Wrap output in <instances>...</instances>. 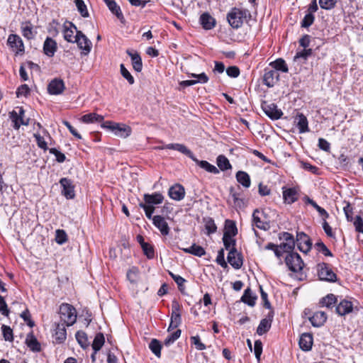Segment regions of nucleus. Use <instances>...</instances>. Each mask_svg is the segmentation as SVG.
<instances>
[{"mask_svg":"<svg viewBox=\"0 0 363 363\" xmlns=\"http://www.w3.org/2000/svg\"><path fill=\"white\" fill-rule=\"evenodd\" d=\"M59 314L61 321L67 326L72 325L77 320L76 309L69 303H62L60 305Z\"/></svg>","mask_w":363,"mask_h":363,"instance_id":"f257e3e1","label":"nucleus"},{"mask_svg":"<svg viewBox=\"0 0 363 363\" xmlns=\"http://www.w3.org/2000/svg\"><path fill=\"white\" fill-rule=\"evenodd\" d=\"M102 128H108L112 130L114 134L120 138H125L128 137L131 132V128L125 124L113 123L106 121L101 125Z\"/></svg>","mask_w":363,"mask_h":363,"instance_id":"f03ea898","label":"nucleus"},{"mask_svg":"<svg viewBox=\"0 0 363 363\" xmlns=\"http://www.w3.org/2000/svg\"><path fill=\"white\" fill-rule=\"evenodd\" d=\"M247 11L238 8H233L227 15V20L233 28H239L246 18Z\"/></svg>","mask_w":363,"mask_h":363,"instance_id":"7ed1b4c3","label":"nucleus"},{"mask_svg":"<svg viewBox=\"0 0 363 363\" xmlns=\"http://www.w3.org/2000/svg\"><path fill=\"white\" fill-rule=\"evenodd\" d=\"M318 275L320 280L335 282L337 280V275L330 268V267L324 262L317 265Z\"/></svg>","mask_w":363,"mask_h":363,"instance_id":"20e7f679","label":"nucleus"},{"mask_svg":"<svg viewBox=\"0 0 363 363\" xmlns=\"http://www.w3.org/2000/svg\"><path fill=\"white\" fill-rule=\"evenodd\" d=\"M285 262L289 269L294 272H300L304 265L300 255L294 252H291L286 255Z\"/></svg>","mask_w":363,"mask_h":363,"instance_id":"39448f33","label":"nucleus"},{"mask_svg":"<svg viewBox=\"0 0 363 363\" xmlns=\"http://www.w3.org/2000/svg\"><path fill=\"white\" fill-rule=\"evenodd\" d=\"M181 306L178 301L174 300L172 304V315L168 331L178 328L182 323L180 313Z\"/></svg>","mask_w":363,"mask_h":363,"instance_id":"423d86ee","label":"nucleus"},{"mask_svg":"<svg viewBox=\"0 0 363 363\" xmlns=\"http://www.w3.org/2000/svg\"><path fill=\"white\" fill-rule=\"evenodd\" d=\"M74 43H77L78 47L80 50H83L84 55H87L91 51V42L82 31H77Z\"/></svg>","mask_w":363,"mask_h":363,"instance_id":"0eeeda50","label":"nucleus"},{"mask_svg":"<svg viewBox=\"0 0 363 363\" xmlns=\"http://www.w3.org/2000/svg\"><path fill=\"white\" fill-rule=\"evenodd\" d=\"M263 217H264V213L257 208L255 209L252 213V226H256L259 229L267 230L269 229L270 225L269 223L263 218Z\"/></svg>","mask_w":363,"mask_h":363,"instance_id":"6e6552de","label":"nucleus"},{"mask_svg":"<svg viewBox=\"0 0 363 363\" xmlns=\"http://www.w3.org/2000/svg\"><path fill=\"white\" fill-rule=\"evenodd\" d=\"M262 108L264 113L272 120L280 118L283 114L282 111L277 108L276 104L264 101L262 104Z\"/></svg>","mask_w":363,"mask_h":363,"instance_id":"1a4fd4ad","label":"nucleus"},{"mask_svg":"<svg viewBox=\"0 0 363 363\" xmlns=\"http://www.w3.org/2000/svg\"><path fill=\"white\" fill-rule=\"evenodd\" d=\"M62 188V194L67 199H72L75 196L74 186L71 179L64 177L60 180Z\"/></svg>","mask_w":363,"mask_h":363,"instance_id":"9d476101","label":"nucleus"},{"mask_svg":"<svg viewBox=\"0 0 363 363\" xmlns=\"http://www.w3.org/2000/svg\"><path fill=\"white\" fill-rule=\"evenodd\" d=\"M296 245L298 250L303 253H307L311 249L312 243L308 236L303 233H298L296 235Z\"/></svg>","mask_w":363,"mask_h":363,"instance_id":"9b49d317","label":"nucleus"},{"mask_svg":"<svg viewBox=\"0 0 363 363\" xmlns=\"http://www.w3.org/2000/svg\"><path fill=\"white\" fill-rule=\"evenodd\" d=\"M24 113L25 111L21 107L19 108L18 113H17L16 111H12L10 112L9 116L13 123V127L14 129L18 130L21 125H28L29 119H27L26 121L23 119Z\"/></svg>","mask_w":363,"mask_h":363,"instance_id":"f8f14e48","label":"nucleus"},{"mask_svg":"<svg viewBox=\"0 0 363 363\" xmlns=\"http://www.w3.org/2000/svg\"><path fill=\"white\" fill-rule=\"evenodd\" d=\"M65 89V83L62 79L55 78L49 83L48 91L50 94L58 95L63 92Z\"/></svg>","mask_w":363,"mask_h":363,"instance_id":"ddd939ff","label":"nucleus"},{"mask_svg":"<svg viewBox=\"0 0 363 363\" xmlns=\"http://www.w3.org/2000/svg\"><path fill=\"white\" fill-rule=\"evenodd\" d=\"M228 262L235 269H238L242 266V259L238 253L235 247H232L227 257Z\"/></svg>","mask_w":363,"mask_h":363,"instance_id":"4468645a","label":"nucleus"},{"mask_svg":"<svg viewBox=\"0 0 363 363\" xmlns=\"http://www.w3.org/2000/svg\"><path fill=\"white\" fill-rule=\"evenodd\" d=\"M279 74L274 69H264V74L263 76V83L268 87H272L279 80Z\"/></svg>","mask_w":363,"mask_h":363,"instance_id":"2eb2a0df","label":"nucleus"},{"mask_svg":"<svg viewBox=\"0 0 363 363\" xmlns=\"http://www.w3.org/2000/svg\"><path fill=\"white\" fill-rule=\"evenodd\" d=\"M156 149L158 150H164V149H169L179 151V152L186 155L189 158H193L192 152L188 149L184 145L180 143H170L167 144L164 146L157 147Z\"/></svg>","mask_w":363,"mask_h":363,"instance_id":"dca6fc26","label":"nucleus"},{"mask_svg":"<svg viewBox=\"0 0 363 363\" xmlns=\"http://www.w3.org/2000/svg\"><path fill=\"white\" fill-rule=\"evenodd\" d=\"M285 242L279 247L285 252H291L295 247L294 236L289 233H284L281 238Z\"/></svg>","mask_w":363,"mask_h":363,"instance_id":"f3484780","label":"nucleus"},{"mask_svg":"<svg viewBox=\"0 0 363 363\" xmlns=\"http://www.w3.org/2000/svg\"><path fill=\"white\" fill-rule=\"evenodd\" d=\"M152 223L154 225L158 228L162 235H167L169 233V227L164 217L155 216L152 218Z\"/></svg>","mask_w":363,"mask_h":363,"instance_id":"a211bd4d","label":"nucleus"},{"mask_svg":"<svg viewBox=\"0 0 363 363\" xmlns=\"http://www.w3.org/2000/svg\"><path fill=\"white\" fill-rule=\"evenodd\" d=\"M8 44L13 49V50L18 53L24 50V45L22 39L20 36L16 34L9 35L8 40Z\"/></svg>","mask_w":363,"mask_h":363,"instance_id":"6ab92c4d","label":"nucleus"},{"mask_svg":"<svg viewBox=\"0 0 363 363\" xmlns=\"http://www.w3.org/2000/svg\"><path fill=\"white\" fill-rule=\"evenodd\" d=\"M273 312H269L267 316L262 319L257 328V333L259 335H262L264 333H266L271 328L272 322L273 320Z\"/></svg>","mask_w":363,"mask_h":363,"instance_id":"aec40b11","label":"nucleus"},{"mask_svg":"<svg viewBox=\"0 0 363 363\" xmlns=\"http://www.w3.org/2000/svg\"><path fill=\"white\" fill-rule=\"evenodd\" d=\"M143 197L145 201L143 203L148 206L150 205V206L160 204L164 200V196L159 192H155L152 194H145Z\"/></svg>","mask_w":363,"mask_h":363,"instance_id":"412c9836","label":"nucleus"},{"mask_svg":"<svg viewBox=\"0 0 363 363\" xmlns=\"http://www.w3.org/2000/svg\"><path fill=\"white\" fill-rule=\"evenodd\" d=\"M294 123L298 128L300 133H304L309 131L308 122L306 116L301 113H298L294 118Z\"/></svg>","mask_w":363,"mask_h":363,"instance_id":"4be33fe9","label":"nucleus"},{"mask_svg":"<svg viewBox=\"0 0 363 363\" xmlns=\"http://www.w3.org/2000/svg\"><path fill=\"white\" fill-rule=\"evenodd\" d=\"M168 194L171 199L175 201H181L185 196V190L181 184H177L170 187Z\"/></svg>","mask_w":363,"mask_h":363,"instance_id":"5701e85b","label":"nucleus"},{"mask_svg":"<svg viewBox=\"0 0 363 363\" xmlns=\"http://www.w3.org/2000/svg\"><path fill=\"white\" fill-rule=\"evenodd\" d=\"M313 335L310 333H303L301 335L299 340V346L303 351H309L313 346Z\"/></svg>","mask_w":363,"mask_h":363,"instance_id":"b1692460","label":"nucleus"},{"mask_svg":"<svg viewBox=\"0 0 363 363\" xmlns=\"http://www.w3.org/2000/svg\"><path fill=\"white\" fill-rule=\"evenodd\" d=\"M57 48V46L55 40L48 37L43 44L44 53L48 57H52L55 55Z\"/></svg>","mask_w":363,"mask_h":363,"instance_id":"393cba45","label":"nucleus"},{"mask_svg":"<svg viewBox=\"0 0 363 363\" xmlns=\"http://www.w3.org/2000/svg\"><path fill=\"white\" fill-rule=\"evenodd\" d=\"M74 30H76V32L78 31L77 27L72 22H66L64 24V38L67 41L74 43Z\"/></svg>","mask_w":363,"mask_h":363,"instance_id":"a878e982","label":"nucleus"},{"mask_svg":"<svg viewBox=\"0 0 363 363\" xmlns=\"http://www.w3.org/2000/svg\"><path fill=\"white\" fill-rule=\"evenodd\" d=\"M353 304L351 301L347 300L341 301L336 306V312L340 315H345L352 311Z\"/></svg>","mask_w":363,"mask_h":363,"instance_id":"bb28decb","label":"nucleus"},{"mask_svg":"<svg viewBox=\"0 0 363 363\" xmlns=\"http://www.w3.org/2000/svg\"><path fill=\"white\" fill-rule=\"evenodd\" d=\"M196 164H198L201 168L205 169L208 172L212 173V174H218L219 170L218 168L208 162L205 160H199L194 155L193 158H191Z\"/></svg>","mask_w":363,"mask_h":363,"instance_id":"cd10ccee","label":"nucleus"},{"mask_svg":"<svg viewBox=\"0 0 363 363\" xmlns=\"http://www.w3.org/2000/svg\"><path fill=\"white\" fill-rule=\"evenodd\" d=\"M311 324L314 327L322 326L327 320V315L325 312L317 311L310 318Z\"/></svg>","mask_w":363,"mask_h":363,"instance_id":"c85d7f7f","label":"nucleus"},{"mask_svg":"<svg viewBox=\"0 0 363 363\" xmlns=\"http://www.w3.org/2000/svg\"><path fill=\"white\" fill-rule=\"evenodd\" d=\"M200 23L206 30H211L216 26V20L208 13H204L200 16Z\"/></svg>","mask_w":363,"mask_h":363,"instance_id":"c756f323","label":"nucleus"},{"mask_svg":"<svg viewBox=\"0 0 363 363\" xmlns=\"http://www.w3.org/2000/svg\"><path fill=\"white\" fill-rule=\"evenodd\" d=\"M126 53L130 57L133 69L138 72H141L143 69V62L140 55L138 52H132L127 50Z\"/></svg>","mask_w":363,"mask_h":363,"instance_id":"7c9ffc66","label":"nucleus"},{"mask_svg":"<svg viewBox=\"0 0 363 363\" xmlns=\"http://www.w3.org/2000/svg\"><path fill=\"white\" fill-rule=\"evenodd\" d=\"M65 323H57L55 328V337L57 343L63 342L67 337V331Z\"/></svg>","mask_w":363,"mask_h":363,"instance_id":"2f4dec72","label":"nucleus"},{"mask_svg":"<svg viewBox=\"0 0 363 363\" xmlns=\"http://www.w3.org/2000/svg\"><path fill=\"white\" fill-rule=\"evenodd\" d=\"M21 28L22 35L24 38H26L28 40H31L34 38L36 32L34 31L33 25L30 23V22L23 23Z\"/></svg>","mask_w":363,"mask_h":363,"instance_id":"473e14b6","label":"nucleus"},{"mask_svg":"<svg viewBox=\"0 0 363 363\" xmlns=\"http://www.w3.org/2000/svg\"><path fill=\"white\" fill-rule=\"evenodd\" d=\"M26 343L33 352H40L41 350L40 344L33 333H29L27 335Z\"/></svg>","mask_w":363,"mask_h":363,"instance_id":"72a5a7b5","label":"nucleus"},{"mask_svg":"<svg viewBox=\"0 0 363 363\" xmlns=\"http://www.w3.org/2000/svg\"><path fill=\"white\" fill-rule=\"evenodd\" d=\"M109 9V10L115 14L117 18L120 20L123 18V13L121 10L120 6L116 4L114 0H104Z\"/></svg>","mask_w":363,"mask_h":363,"instance_id":"f704fd0d","label":"nucleus"},{"mask_svg":"<svg viewBox=\"0 0 363 363\" xmlns=\"http://www.w3.org/2000/svg\"><path fill=\"white\" fill-rule=\"evenodd\" d=\"M81 121L84 123H100L104 121V116L95 113H90L84 115L81 118Z\"/></svg>","mask_w":363,"mask_h":363,"instance_id":"c9c22d12","label":"nucleus"},{"mask_svg":"<svg viewBox=\"0 0 363 363\" xmlns=\"http://www.w3.org/2000/svg\"><path fill=\"white\" fill-rule=\"evenodd\" d=\"M236 179L244 187L249 188L250 186V177L247 172L243 171H238L236 173Z\"/></svg>","mask_w":363,"mask_h":363,"instance_id":"e433bc0d","label":"nucleus"},{"mask_svg":"<svg viewBox=\"0 0 363 363\" xmlns=\"http://www.w3.org/2000/svg\"><path fill=\"white\" fill-rule=\"evenodd\" d=\"M283 197L288 203H294L297 200V191L294 188L286 189L283 191Z\"/></svg>","mask_w":363,"mask_h":363,"instance_id":"4c0bfd02","label":"nucleus"},{"mask_svg":"<svg viewBox=\"0 0 363 363\" xmlns=\"http://www.w3.org/2000/svg\"><path fill=\"white\" fill-rule=\"evenodd\" d=\"M256 298L257 297L253 296L252 290L248 287L245 290L244 294L241 297V301L250 306H253L255 304Z\"/></svg>","mask_w":363,"mask_h":363,"instance_id":"58836bf2","label":"nucleus"},{"mask_svg":"<svg viewBox=\"0 0 363 363\" xmlns=\"http://www.w3.org/2000/svg\"><path fill=\"white\" fill-rule=\"evenodd\" d=\"M337 302V297L333 294H328L326 296L320 300L319 305L320 307L331 308Z\"/></svg>","mask_w":363,"mask_h":363,"instance_id":"ea45409f","label":"nucleus"},{"mask_svg":"<svg viewBox=\"0 0 363 363\" xmlns=\"http://www.w3.org/2000/svg\"><path fill=\"white\" fill-rule=\"evenodd\" d=\"M182 250L185 252L194 255L197 257H202L206 254L205 250L200 245L193 244L190 247L182 248Z\"/></svg>","mask_w":363,"mask_h":363,"instance_id":"a19ab883","label":"nucleus"},{"mask_svg":"<svg viewBox=\"0 0 363 363\" xmlns=\"http://www.w3.org/2000/svg\"><path fill=\"white\" fill-rule=\"evenodd\" d=\"M269 65L273 69H274V70H276L277 72L281 71L282 72L286 73L289 71L287 65L286 64L285 61L281 58H279L275 61L270 62Z\"/></svg>","mask_w":363,"mask_h":363,"instance_id":"79ce46f5","label":"nucleus"},{"mask_svg":"<svg viewBox=\"0 0 363 363\" xmlns=\"http://www.w3.org/2000/svg\"><path fill=\"white\" fill-rule=\"evenodd\" d=\"M105 342L104 336L102 333H97L92 343V348L94 350V354H96L101 350Z\"/></svg>","mask_w":363,"mask_h":363,"instance_id":"37998d69","label":"nucleus"},{"mask_svg":"<svg viewBox=\"0 0 363 363\" xmlns=\"http://www.w3.org/2000/svg\"><path fill=\"white\" fill-rule=\"evenodd\" d=\"M238 233L237 227L233 220H227L223 235L234 237Z\"/></svg>","mask_w":363,"mask_h":363,"instance_id":"c03bdc74","label":"nucleus"},{"mask_svg":"<svg viewBox=\"0 0 363 363\" xmlns=\"http://www.w3.org/2000/svg\"><path fill=\"white\" fill-rule=\"evenodd\" d=\"M217 165L222 171L230 169L232 167L228 159L223 155L217 157Z\"/></svg>","mask_w":363,"mask_h":363,"instance_id":"a18cd8bd","label":"nucleus"},{"mask_svg":"<svg viewBox=\"0 0 363 363\" xmlns=\"http://www.w3.org/2000/svg\"><path fill=\"white\" fill-rule=\"evenodd\" d=\"M149 348L157 357L161 356L162 345L157 339H152L149 344Z\"/></svg>","mask_w":363,"mask_h":363,"instance_id":"49530a36","label":"nucleus"},{"mask_svg":"<svg viewBox=\"0 0 363 363\" xmlns=\"http://www.w3.org/2000/svg\"><path fill=\"white\" fill-rule=\"evenodd\" d=\"M76 339L82 348L85 349L89 347V342L88 341L87 335L84 332L78 331L76 333Z\"/></svg>","mask_w":363,"mask_h":363,"instance_id":"de8ad7c7","label":"nucleus"},{"mask_svg":"<svg viewBox=\"0 0 363 363\" xmlns=\"http://www.w3.org/2000/svg\"><path fill=\"white\" fill-rule=\"evenodd\" d=\"M205 228L208 235L213 234L216 232L217 226L215 224L214 220L211 218H204Z\"/></svg>","mask_w":363,"mask_h":363,"instance_id":"09e8293b","label":"nucleus"},{"mask_svg":"<svg viewBox=\"0 0 363 363\" xmlns=\"http://www.w3.org/2000/svg\"><path fill=\"white\" fill-rule=\"evenodd\" d=\"M141 247L143 248V250L145 255L149 259H152L154 257V256H155L154 249H153V247L150 244L145 242H141Z\"/></svg>","mask_w":363,"mask_h":363,"instance_id":"8fccbe9b","label":"nucleus"},{"mask_svg":"<svg viewBox=\"0 0 363 363\" xmlns=\"http://www.w3.org/2000/svg\"><path fill=\"white\" fill-rule=\"evenodd\" d=\"M75 4L79 12L83 17L86 18L89 16V12L87 11L86 6L85 5L83 0H75Z\"/></svg>","mask_w":363,"mask_h":363,"instance_id":"3c124183","label":"nucleus"},{"mask_svg":"<svg viewBox=\"0 0 363 363\" xmlns=\"http://www.w3.org/2000/svg\"><path fill=\"white\" fill-rule=\"evenodd\" d=\"M181 330L177 329L174 332H173L172 334L168 335L166 339L164 340V345L168 346L171 344H172L174 341H176L181 335Z\"/></svg>","mask_w":363,"mask_h":363,"instance_id":"603ef678","label":"nucleus"},{"mask_svg":"<svg viewBox=\"0 0 363 363\" xmlns=\"http://www.w3.org/2000/svg\"><path fill=\"white\" fill-rule=\"evenodd\" d=\"M120 70L121 75L128 82V83L130 84H133L135 82L134 78L123 64L120 65Z\"/></svg>","mask_w":363,"mask_h":363,"instance_id":"864d4df0","label":"nucleus"},{"mask_svg":"<svg viewBox=\"0 0 363 363\" xmlns=\"http://www.w3.org/2000/svg\"><path fill=\"white\" fill-rule=\"evenodd\" d=\"M1 330L4 340L6 341L12 342L13 340L12 329L9 326L3 325Z\"/></svg>","mask_w":363,"mask_h":363,"instance_id":"5fc2aeb1","label":"nucleus"},{"mask_svg":"<svg viewBox=\"0 0 363 363\" xmlns=\"http://www.w3.org/2000/svg\"><path fill=\"white\" fill-rule=\"evenodd\" d=\"M190 342L198 350H204L206 348V345L201 342L199 335L191 336L190 337Z\"/></svg>","mask_w":363,"mask_h":363,"instance_id":"6e6d98bb","label":"nucleus"},{"mask_svg":"<svg viewBox=\"0 0 363 363\" xmlns=\"http://www.w3.org/2000/svg\"><path fill=\"white\" fill-rule=\"evenodd\" d=\"M55 233V240L57 243L62 245L67 242V235L64 230H57Z\"/></svg>","mask_w":363,"mask_h":363,"instance_id":"4d7b16f0","label":"nucleus"},{"mask_svg":"<svg viewBox=\"0 0 363 363\" xmlns=\"http://www.w3.org/2000/svg\"><path fill=\"white\" fill-rule=\"evenodd\" d=\"M312 55V50L311 49H306L304 48L302 50L297 52L295 55V60L297 59H302L304 61H306L309 56Z\"/></svg>","mask_w":363,"mask_h":363,"instance_id":"13d9d810","label":"nucleus"},{"mask_svg":"<svg viewBox=\"0 0 363 363\" xmlns=\"http://www.w3.org/2000/svg\"><path fill=\"white\" fill-rule=\"evenodd\" d=\"M315 247L317 250L322 252L325 256L332 257L333 254L330 250L327 247V246L321 241H319L315 243Z\"/></svg>","mask_w":363,"mask_h":363,"instance_id":"bf43d9fd","label":"nucleus"},{"mask_svg":"<svg viewBox=\"0 0 363 363\" xmlns=\"http://www.w3.org/2000/svg\"><path fill=\"white\" fill-rule=\"evenodd\" d=\"M139 206L145 211L146 217L148 219L152 220V218H153L152 214L155 209V206H150V205H149V206L145 205L143 202L139 203Z\"/></svg>","mask_w":363,"mask_h":363,"instance_id":"052dcab7","label":"nucleus"},{"mask_svg":"<svg viewBox=\"0 0 363 363\" xmlns=\"http://www.w3.org/2000/svg\"><path fill=\"white\" fill-rule=\"evenodd\" d=\"M171 277L174 279V281L177 283L179 289L182 291L184 289V284L186 280L179 275H176L172 272L169 273Z\"/></svg>","mask_w":363,"mask_h":363,"instance_id":"680f3d73","label":"nucleus"},{"mask_svg":"<svg viewBox=\"0 0 363 363\" xmlns=\"http://www.w3.org/2000/svg\"><path fill=\"white\" fill-rule=\"evenodd\" d=\"M223 241L226 250H229L231 247H235V240L233 236L223 235Z\"/></svg>","mask_w":363,"mask_h":363,"instance_id":"e2e57ef3","label":"nucleus"},{"mask_svg":"<svg viewBox=\"0 0 363 363\" xmlns=\"http://www.w3.org/2000/svg\"><path fill=\"white\" fill-rule=\"evenodd\" d=\"M337 2V0H319V4L323 9H333Z\"/></svg>","mask_w":363,"mask_h":363,"instance_id":"0e129e2a","label":"nucleus"},{"mask_svg":"<svg viewBox=\"0 0 363 363\" xmlns=\"http://www.w3.org/2000/svg\"><path fill=\"white\" fill-rule=\"evenodd\" d=\"M33 135H34V138H35L38 146L44 150H47L48 145H47V143L45 142L44 138L42 137L39 133H34Z\"/></svg>","mask_w":363,"mask_h":363,"instance_id":"69168bd1","label":"nucleus"},{"mask_svg":"<svg viewBox=\"0 0 363 363\" xmlns=\"http://www.w3.org/2000/svg\"><path fill=\"white\" fill-rule=\"evenodd\" d=\"M254 352L256 357V359L259 362L260 360V357L262 352V343L261 340H256L254 345Z\"/></svg>","mask_w":363,"mask_h":363,"instance_id":"338daca9","label":"nucleus"},{"mask_svg":"<svg viewBox=\"0 0 363 363\" xmlns=\"http://www.w3.org/2000/svg\"><path fill=\"white\" fill-rule=\"evenodd\" d=\"M314 21V16L312 13H307L301 22V26L308 28L313 24Z\"/></svg>","mask_w":363,"mask_h":363,"instance_id":"774afa93","label":"nucleus"}]
</instances>
